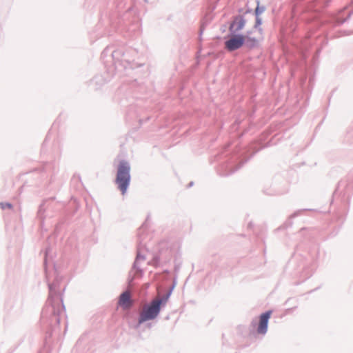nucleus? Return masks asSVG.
Segmentation results:
<instances>
[{"mask_svg":"<svg viewBox=\"0 0 353 353\" xmlns=\"http://www.w3.org/2000/svg\"><path fill=\"white\" fill-rule=\"evenodd\" d=\"M130 166L125 161H121L118 165L115 183L122 194H125L130 182Z\"/></svg>","mask_w":353,"mask_h":353,"instance_id":"1","label":"nucleus"},{"mask_svg":"<svg viewBox=\"0 0 353 353\" xmlns=\"http://www.w3.org/2000/svg\"><path fill=\"white\" fill-rule=\"evenodd\" d=\"M166 301L167 298L164 300V303ZM163 302V299L157 298L149 305H145L140 313L139 323L141 324L145 321L155 319L160 312L161 305Z\"/></svg>","mask_w":353,"mask_h":353,"instance_id":"2","label":"nucleus"},{"mask_svg":"<svg viewBox=\"0 0 353 353\" xmlns=\"http://www.w3.org/2000/svg\"><path fill=\"white\" fill-rule=\"evenodd\" d=\"M244 43L249 47H254L257 43V40L240 34L233 35L225 41V46L229 51H234L243 46Z\"/></svg>","mask_w":353,"mask_h":353,"instance_id":"3","label":"nucleus"},{"mask_svg":"<svg viewBox=\"0 0 353 353\" xmlns=\"http://www.w3.org/2000/svg\"><path fill=\"white\" fill-rule=\"evenodd\" d=\"M272 311H268L260 315L259 322L257 325L256 331L259 334H265L268 330V321L271 316Z\"/></svg>","mask_w":353,"mask_h":353,"instance_id":"4","label":"nucleus"},{"mask_svg":"<svg viewBox=\"0 0 353 353\" xmlns=\"http://www.w3.org/2000/svg\"><path fill=\"white\" fill-rule=\"evenodd\" d=\"M119 304L125 310L129 309L131 307L132 300L130 293L129 292L127 291L121 294L119 300Z\"/></svg>","mask_w":353,"mask_h":353,"instance_id":"5","label":"nucleus"},{"mask_svg":"<svg viewBox=\"0 0 353 353\" xmlns=\"http://www.w3.org/2000/svg\"><path fill=\"white\" fill-rule=\"evenodd\" d=\"M245 23V21L243 19H242L241 17L237 18L234 21V22L230 26V30H232V28H234L235 31H239L243 28Z\"/></svg>","mask_w":353,"mask_h":353,"instance_id":"6","label":"nucleus"},{"mask_svg":"<svg viewBox=\"0 0 353 353\" xmlns=\"http://www.w3.org/2000/svg\"><path fill=\"white\" fill-rule=\"evenodd\" d=\"M260 24H261V20L259 18H257L256 26H259Z\"/></svg>","mask_w":353,"mask_h":353,"instance_id":"7","label":"nucleus"},{"mask_svg":"<svg viewBox=\"0 0 353 353\" xmlns=\"http://www.w3.org/2000/svg\"><path fill=\"white\" fill-rule=\"evenodd\" d=\"M258 11H259V8H257L256 9V14H258Z\"/></svg>","mask_w":353,"mask_h":353,"instance_id":"8","label":"nucleus"}]
</instances>
